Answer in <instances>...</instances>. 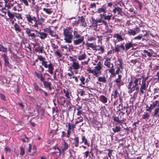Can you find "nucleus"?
<instances>
[{
	"label": "nucleus",
	"mask_w": 159,
	"mask_h": 159,
	"mask_svg": "<svg viewBox=\"0 0 159 159\" xmlns=\"http://www.w3.org/2000/svg\"><path fill=\"white\" fill-rule=\"evenodd\" d=\"M63 31L64 40L67 43H71L73 39L76 40L77 38L80 37L78 29L76 28L73 30L72 28L67 27L64 29Z\"/></svg>",
	"instance_id": "nucleus-1"
},
{
	"label": "nucleus",
	"mask_w": 159,
	"mask_h": 159,
	"mask_svg": "<svg viewBox=\"0 0 159 159\" xmlns=\"http://www.w3.org/2000/svg\"><path fill=\"white\" fill-rule=\"evenodd\" d=\"M139 79L135 77L132 78L129 82L128 88L130 89L129 91V93H131L132 92L135 91L134 92V95L137 94L139 91V86L138 82Z\"/></svg>",
	"instance_id": "nucleus-2"
},
{
	"label": "nucleus",
	"mask_w": 159,
	"mask_h": 159,
	"mask_svg": "<svg viewBox=\"0 0 159 159\" xmlns=\"http://www.w3.org/2000/svg\"><path fill=\"white\" fill-rule=\"evenodd\" d=\"M25 18L29 25L34 28H38V25H41L42 23L38 21L39 18L37 19L35 16H31L28 14L25 15Z\"/></svg>",
	"instance_id": "nucleus-3"
},
{
	"label": "nucleus",
	"mask_w": 159,
	"mask_h": 159,
	"mask_svg": "<svg viewBox=\"0 0 159 159\" xmlns=\"http://www.w3.org/2000/svg\"><path fill=\"white\" fill-rule=\"evenodd\" d=\"M86 45L88 48H91L93 51H100L99 53H103L105 51V47L103 46L95 45L93 43H87L86 44Z\"/></svg>",
	"instance_id": "nucleus-4"
},
{
	"label": "nucleus",
	"mask_w": 159,
	"mask_h": 159,
	"mask_svg": "<svg viewBox=\"0 0 159 159\" xmlns=\"http://www.w3.org/2000/svg\"><path fill=\"white\" fill-rule=\"evenodd\" d=\"M80 37L77 38L76 40L73 41V44L74 46L80 45V47H81V45L80 44H82V45H83L85 43L84 41V36L79 34Z\"/></svg>",
	"instance_id": "nucleus-5"
},
{
	"label": "nucleus",
	"mask_w": 159,
	"mask_h": 159,
	"mask_svg": "<svg viewBox=\"0 0 159 159\" xmlns=\"http://www.w3.org/2000/svg\"><path fill=\"white\" fill-rule=\"evenodd\" d=\"M25 33L29 37L31 38V40L34 39L37 36H39V35H36L33 32L34 30L29 28H26L25 29Z\"/></svg>",
	"instance_id": "nucleus-6"
},
{
	"label": "nucleus",
	"mask_w": 159,
	"mask_h": 159,
	"mask_svg": "<svg viewBox=\"0 0 159 159\" xmlns=\"http://www.w3.org/2000/svg\"><path fill=\"white\" fill-rule=\"evenodd\" d=\"M100 19H97L95 20L96 24L95 26H97L98 25H100L104 24L105 25V27H107V23L103 19L102 14H100Z\"/></svg>",
	"instance_id": "nucleus-7"
},
{
	"label": "nucleus",
	"mask_w": 159,
	"mask_h": 159,
	"mask_svg": "<svg viewBox=\"0 0 159 159\" xmlns=\"http://www.w3.org/2000/svg\"><path fill=\"white\" fill-rule=\"evenodd\" d=\"M107 12V6L106 4H103L100 7L98 8L96 11V12L102 15L106 13Z\"/></svg>",
	"instance_id": "nucleus-8"
},
{
	"label": "nucleus",
	"mask_w": 159,
	"mask_h": 159,
	"mask_svg": "<svg viewBox=\"0 0 159 159\" xmlns=\"http://www.w3.org/2000/svg\"><path fill=\"white\" fill-rule=\"evenodd\" d=\"M72 64L71 65L70 68H73L74 70H77L80 68V66L78 61L75 59H73L72 60Z\"/></svg>",
	"instance_id": "nucleus-9"
},
{
	"label": "nucleus",
	"mask_w": 159,
	"mask_h": 159,
	"mask_svg": "<svg viewBox=\"0 0 159 159\" xmlns=\"http://www.w3.org/2000/svg\"><path fill=\"white\" fill-rule=\"evenodd\" d=\"M1 57L4 61V65L5 66L9 67L10 65L9 61V58L7 55L5 53H3L1 55Z\"/></svg>",
	"instance_id": "nucleus-10"
},
{
	"label": "nucleus",
	"mask_w": 159,
	"mask_h": 159,
	"mask_svg": "<svg viewBox=\"0 0 159 159\" xmlns=\"http://www.w3.org/2000/svg\"><path fill=\"white\" fill-rule=\"evenodd\" d=\"M148 77H147L145 78H143L142 81V84L141 86L140 91L142 93H143L144 92V91H145L146 90V89L147 88L146 86V80L148 79Z\"/></svg>",
	"instance_id": "nucleus-11"
},
{
	"label": "nucleus",
	"mask_w": 159,
	"mask_h": 159,
	"mask_svg": "<svg viewBox=\"0 0 159 159\" xmlns=\"http://www.w3.org/2000/svg\"><path fill=\"white\" fill-rule=\"evenodd\" d=\"M69 146L70 145H69L65 141H64L63 143H61L60 148L63 154H64L65 151L68 149Z\"/></svg>",
	"instance_id": "nucleus-12"
},
{
	"label": "nucleus",
	"mask_w": 159,
	"mask_h": 159,
	"mask_svg": "<svg viewBox=\"0 0 159 159\" xmlns=\"http://www.w3.org/2000/svg\"><path fill=\"white\" fill-rule=\"evenodd\" d=\"M81 139L82 141L80 142V144L84 143V145H87L88 147L89 146L90 143L88 142L87 139L83 134L81 135Z\"/></svg>",
	"instance_id": "nucleus-13"
},
{
	"label": "nucleus",
	"mask_w": 159,
	"mask_h": 159,
	"mask_svg": "<svg viewBox=\"0 0 159 159\" xmlns=\"http://www.w3.org/2000/svg\"><path fill=\"white\" fill-rule=\"evenodd\" d=\"M77 58L79 60L81 61L86 59L87 58V56L84 52L82 54L78 55Z\"/></svg>",
	"instance_id": "nucleus-14"
},
{
	"label": "nucleus",
	"mask_w": 159,
	"mask_h": 159,
	"mask_svg": "<svg viewBox=\"0 0 159 159\" xmlns=\"http://www.w3.org/2000/svg\"><path fill=\"white\" fill-rule=\"evenodd\" d=\"M33 86L34 89L36 91L39 92L40 93H41L43 92V90L42 89H41L39 86L36 84V83H34L33 84Z\"/></svg>",
	"instance_id": "nucleus-15"
},
{
	"label": "nucleus",
	"mask_w": 159,
	"mask_h": 159,
	"mask_svg": "<svg viewBox=\"0 0 159 159\" xmlns=\"http://www.w3.org/2000/svg\"><path fill=\"white\" fill-rule=\"evenodd\" d=\"M102 16L103 19L110 21L111 20V17L112 16V15L111 13H109L108 15H107L105 13V14H103L102 15Z\"/></svg>",
	"instance_id": "nucleus-16"
},
{
	"label": "nucleus",
	"mask_w": 159,
	"mask_h": 159,
	"mask_svg": "<svg viewBox=\"0 0 159 159\" xmlns=\"http://www.w3.org/2000/svg\"><path fill=\"white\" fill-rule=\"evenodd\" d=\"M92 151V149L90 151H87L85 152L83 154H84V159H89L91 158L90 153Z\"/></svg>",
	"instance_id": "nucleus-17"
},
{
	"label": "nucleus",
	"mask_w": 159,
	"mask_h": 159,
	"mask_svg": "<svg viewBox=\"0 0 159 159\" xmlns=\"http://www.w3.org/2000/svg\"><path fill=\"white\" fill-rule=\"evenodd\" d=\"M125 51L126 52L128 49L133 47V44L132 43V42L129 43L126 42L125 44Z\"/></svg>",
	"instance_id": "nucleus-18"
},
{
	"label": "nucleus",
	"mask_w": 159,
	"mask_h": 159,
	"mask_svg": "<svg viewBox=\"0 0 159 159\" xmlns=\"http://www.w3.org/2000/svg\"><path fill=\"white\" fill-rule=\"evenodd\" d=\"M142 25L140 24V32L147 31L148 30V28L145 23L142 24Z\"/></svg>",
	"instance_id": "nucleus-19"
},
{
	"label": "nucleus",
	"mask_w": 159,
	"mask_h": 159,
	"mask_svg": "<svg viewBox=\"0 0 159 159\" xmlns=\"http://www.w3.org/2000/svg\"><path fill=\"white\" fill-rule=\"evenodd\" d=\"M52 37L54 38V39H59L60 38L58 35L56 34V32L52 30L50 33L49 34Z\"/></svg>",
	"instance_id": "nucleus-20"
},
{
	"label": "nucleus",
	"mask_w": 159,
	"mask_h": 159,
	"mask_svg": "<svg viewBox=\"0 0 159 159\" xmlns=\"http://www.w3.org/2000/svg\"><path fill=\"white\" fill-rule=\"evenodd\" d=\"M35 75L37 76V77L38 79H39L41 81L43 82L45 81V78L43 77V75L41 73H36Z\"/></svg>",
	"instance_id": "nucleus-21"
},
{
	"label": "nucleus",
	"mask_w": 159,
	"mask_h": 159,
	"mask_svg": "<svg viewBox=\"0 0 159 159\" xmlns=\"http://www.w3.org/2000/svg\"><path fill=\"white\" fill-rule=\"evenodd\" d=\"M39 34L40 35H39V37L41 39H44L45 38H47L48 35V34L47 33H45L43 32H40V33H39Z\"/></svg>",
	"instance_id": "nucleus-22"
},
{
	"label": "nucleus",
	"mask_w": 159,
	"mask_h": 159,
	"mask_svg": "<svg viewBox=\"0 0 159 159\" xmlns=\"http://www.w3.org/2000/svg\"><path fill=\"white\" fill-rule=\"evenodd\" d=\"M73 139L74 141V145L75 147H78L79 143V138L78 137H75Z\"/></svg>",
	"instance_id": "nucleus-23"
},
{
	"label": "nucleus",
	"mask_w": 159,
	"mask_h": 159,
	"mask_svg": "<svg viewBox=\"0 0 159 159\" xmlns=\"http://www.w3.org/2000/svg\"><path fill=\"white\" fill-rule=\"evenodd\" d=\"M114 38H116L118 40V42H120L124 40V39L122 38V36L119 34L118 33L117 34H115L114 35Z\"/></svg>",
	"instance_id": "nucleus-24"
},
{
	"label": "nucleus",
	"mask_w": 159,
	"mask_h": 159,
	"mask_svg": "<svg viewBox=\"0 0 159 159\" xmlns=\"http://www.w3.org/2000/svg\"><path fill=\"white\" fill-rule=\"evenodd\" d=\"M99 98L100 101L104 103H106L107 102V98L103 95H101Z\"/></svg>",
	"instance_id": "nucleus-25"
},
{
	"label": "nucleus",
	"mask_w": 159,
	"mask_h": 159,
	"mask_svg": "<svg viewBox=\"0 0 159 159\" xmlns=\"http://www.w3.org/2000/svg\"><path fill=\"white\" fill-rule=\"evenodd\" d=\"M79 21L80 22L82 23L81 25L83 26L84 27H86V23L84 22L85 19L83 16H81V18L79 19Z\"/></svg>",
	"instance_id": "nucleus-26"
},
{
	"label": "nucleus",
	"mask_w": 159,
	"mask_h": 159,
	"mask_svg": "<svg viewBox=\"0 0 159 159\" xmlns=\"http://www.w3.org/2000/svg\"><path fill=\"white\" fill-rule=\"evenodd\" d=\"M137 32V30H135V29L134 30L129 29L128 31V34L130 35H134L136 34Z\"/></svg>",
	"instance_id": "nucleus-27"
},
{
	"label": "nucleus",
	"mask_w": 159,
	"mask_h": 159,
	"mask_svg": "<svg viewBox=\"0 0 159 159\" xmlns=\"http://www.w3.org/2000/svg\"><path fill=\"white\" fill-rule=\"evenodd\" d=\"M95 70L98 71H101V70L102 69L101 63L100 62H98L97 64V66L95 67Z\"/></svg>",
	"instance_id": "nucleus-28"
},
{
	"label": "nucleus",
	"mask_w": 159,
	"mask_h": 159,
	"mask_svg": "<svg viewBox=\"0 0 159 159\" xmlns=\"http://www.w3.org/2000/svg\"><path fill=\"white\" fill-rule=\"evenodd\" d=\"M141 33L140 34V40L141 39L143 36H148V30L147 31H140Z\"/></svg>",
	"instance_id": "nucleus-29"
},
{
	"label": "nucleus",
	"mask_w": 159,
	"mask_h": 159,
	"mask_svg": "<svg viewBox=\"0 0 159 159\" xmlns=\"http://www.w3.org/2000/svg\"><path fill=\"white\" fill-rule=\"evenodd\" d=\"M124 109L125 110L126 112L127 116H128L131 112L132 108L130 107H124Z\"/></svg>",
	"instance_id": "nucleus-30"
},
{
	"label": "nucleus",
	"mask_w": 159,
	"mask_h": 159,
	"mask_svg": "<svg viewBox=\"0 0 159 159\" xmlns=\"http://www.w3.org/2000/svg\"><path fill=\"white\" fill-rule=\"evenodd\" d=\"M92 74H93V75H94L96 77H97L101 74V71H98L95 69L93 70Z\"/></svg>",
	"instance_id": "nucleus-31"
},
{
	"label": "nucleus",
	"mask_w": 159,
	"mask_h": 159,
	"mask_svg": "<svg viewBox=\"0 0 159 159\" xmlns=\"http://www.w3.org/2000/svg\"><path fill=\"white\" fill-rule=\"evenodd\" d=\"M15 30L16 31L20 32L21 31L20 26L16 23H15L14 25Z\"/></svg>",
	"instance_id": "nucleus-32"
},
{
	"label": "nucleus",
	"mask_w": 159,
	"mask_h": 159,
	"mask_svg": "<svg viewBox=\"0 0 159 159\" xmlns=\"http://www.w3.org/2000/svg\"><path fill=\"white\" fill-rule=\"evenodd\" d=\"M55 55L58 56L59 58L61 57L62 56V54L61 52V51L60 50H59L58 49H57L56 51H55Z\"/></svg>",
	"instance_id": "nucleus-33"
},
{
	"label": "nucleus",
	"mask_w": 159,
	"mask_h": 159,
	"mask_svg": "<svg viewBox=\"0 0 159 159\" xmlns=\"http://www.w3.org/2000/svg\"><path fill=\"white\" fill-rule=\"evenodd\" d=\"M143 52L144 53L143 54L142 52L141 53V54L143 55V56L146 57V55H147L149 57H150L152 55L151 53L147 50H144Z\"/></svg>",
	"instance_id": "nucleus-34"
},
{
	"label": "nucleus",
	"mask_w": 159,
	"mask_h": 159,
	"mask_svg": "<svg viewBox=\"0 0 159 159\" xmlns=\"http://www.w3.org/2000/svg\"><path fill=\"white\" fill-rule=\"evenodd\" d=\"M0 51L5 53H7V49L3 46V45L0 44Z\"/></svg>",
	"instance_id": "nucleus-35"
},
{
	"label": "nucleus",
	"mask_w": 159,
	"mask_h": 159,
	"mask_svg": "<svg viewBox=\"0 0 159 159\" xmlns=\"http://www.w3.org/2000/svg\"><path fill=\"white\" fill-rule=\"evenodd\" d=\"M113 50L115 52H120V46L118 45H116L115 47V48Z\"/></svg>",
	"instance_id": "nucleus-36"
},
{
	"label": "nucleus",
	"mask_w": 159,
	"mask_h": 159,
	"mask_svg": "<svg viewBox=\"0 0 159 159\" xmlns=\"http://www.w3.org/2000/svg\"><path fill=\"white\" fill-rule=\"evenodd\" d=\"M64 93H65V96L68 99H69L70 97L69 95V93L67 89H64L63 90Z\"/></svg>",
	"instance_id": "nucleus-37"
},
{
	"label": "nucleus",
	"mask_w": 159,
	"mask_h": 159,
	"mask_svg": "<svg viewBox=\"0 0 159 159\" xmlns=\"http://www.w3.org/2000/svg\"><path fill=\"white\" fill-rule=\"evenodd\" d=\"M43 83L45 88H47V87L51 86V83L48 81H44Z\"/></svg>",
	"instance_id": "nucleus-38"
},
{
	"label": "nucleus",
	"mask_w": 159,
	"mask_h": 159,
	"mask_svg": "<svg viewBox=\"0 0 159 159\" xmlns=\"http://www.w3.org/2000/svg\"><path fill=\"white\" fill-rule=\"evenodd\" d=\"M154 107H153L152 104H150V106L149 107L148 105H147L146 106V110L147 111H149L150 112H151V110L153 109Z\"/></svg>",
	"instance_id": "nucleus-39"
},
{
	"label": "nucleus",
	"mask_w": 159,
	"mask_h": 159,
	"mask_svg": "<svg viewBox=\"0 0 159 159\" xmlns=\"http://www.w3.org/2000/svg\"><path fill=\"white\" fill-rule=\"evenodd\" d=\"M113 93H114V94H112L111 96H113L114 98L116 99L118 97V96L119 95V94L116 90H115Z\"/></svg>",
	"instance_id": "nucleus-40"
},
{
	"label": "nucleus",
	"mask_w": 159,
	"mask_h": 159,
	"mask_svg": "<svg viewBox=\"0 0 159 159\" xmlns=\"http://www.w3.org/2000/svg\"><path fill=\"white\" fill-rule=\"evenodd\" d=\"M120 126H116L115 128H112V130L115 133L118 132L120 131Z\"/></svg>",
	"instance_id": "nucleus-41"
},
{
	"label": "nucleus",
	"mask_w": 159,
	"mask_h": 159,
	"mask_svg": "<svg viewBox=\"0 0 159 159\" xmlns=\"http://www.w3.org/2000/svg\"><path fill=\"white\" fill-rule=\"evenodd\" d=\"M116 10L118 12V15H120L121 16L122 15V9L121 8L119 7H115Z\"/></svg>",
	"instance_id": "nucleus-42"
},
{
	"label": "nucleus",
	"mask_w": 159,
	"mask_h": 159,
	"mask_svg": "<svg viewBox=\"0 0 159 159\" xmlns=\"http://www.w3.org/2000/svg\"><path fill=\"white\" fill-rule=\"evenodd\" d=\"M111 65L112 66L111 67V68L109 70V72L112 75H115V73L114 72L115 70L114 68L113 64L112 63L111 64Z\"/></svg>",
	"instance_id": "nucleus-43"
},
{
	"label": "nucleus",
	"mask_w": 159,
	"mask_h": 159,
	"mask_svg": "<svg viewBox=\"0 0 159 159\" xmlns=\"http://www.w3.org/2000/svg\"><path fill=\"white\" fill-rule=\"evenodd\" d=\"M43 10L48 14H50L52 12V11L50 10V9L49 8H44L43 9Z\"/></svg>",
	"instance_id": "nucleus-44"
},
{
	"label": "nucleus",
	"mask_w": 159,
	"mask_h": 159,
	"mask_svg": "<svg viewBox=\"0 0 159 159\" xmlns=\"http://www.w3.org/2000/svg\"><path fill=\"white\" fill-rule=\"evenodd\" d=\"M7 14L8 16L10 19H12L14 18L15 16V14L14 13L11 12L10 11H7Z\"/></svg>",
	"instance_id": "nucleus-45"
},
{
	"label": "nucleus",
	"mask_w": 159,
	"mask_h": 159,
	"mask_svg": "<svg viewBox=\"0 0 159 159\" xmlns=\"http://www.w3.org/2000/svg\"><path fill=\"white\" fill-rule=\"evenodd\" d=\"M98 80L99 81L102 82L103 83H106L107 81L106 80L105 77H100L98 78Z\"/></svg>",
	"instance_id": "nucleus-46"
},
{
	"label": "nucleus",
	"mask_w": 159,
	"mask_h": 159,
	"mask_svg": "<svg viewBox=\"0 0 159 159\" xmlns=\"http://www.w3.org/2000/svg\"><path fill=\"white\" fill-rule=\"evenodd\" d=\"M115 82H116V83L118 84V86L120 87V86L123 85V83H121V80L120 79H119L117 78L115 80Z\"/></svg>",
	"instance_id": "nucleus-47"
},
{
	"label": "nucleus",
	"mask_w": 159,
	"mask_h": 159,
	"mask_svg": "<svg viewBox=\"0 0 159 159\" xmlns=\"http://www.w3.org/2000/svg\"><path fill=\"white\" fill-rule=\"evenodd\" d=\"M96 4H98V2L91 3L90 4V8L93 9H95L96 7Z\"/></svg>",
	"instance_id": "nucleus-48"
},
{
	"label": "nucleus",
	"mask_w": 159,
	"mask_h": 159,
	"mask_svg": "<svg viewBox=\"0 0 159 159\" xmlns=\"http://www.w3.org/2000/svg\"><path fill=\"white\" fill-rule=\"evenodd\" d=\"M29 2L31 3V4L30 5V7H33L34 6L35 4V0H28Z\"/></svg>",
	"instance_id": "nucleus-49"
},
{
	"label": "nucleus",
	"mask_w": 159,
	"mask_h": 159,
	"mask_svg": "<svg viewBox=\"0 0 159 159\" xmlns=\"http://www.w3.org/2000/svg\"><path fill=\"white\" fill-rule=\"evenodd\" d=\"M48 70H53V65L51 62H50V63L48 64Z\"/></svg>",
	"instance_id": "nucleus-50"
},
{
	"label": "nucleus",
	"mask_w": 159,
	"mask_h": 159,
	"mask_svg": "<svg viewBox=\"0 0 159 159\" xmlns=\"http://www.w3.org/2000/svg\"><path fill=\"white\" fill-rule=\"evenodd\" d=\"M149 116L150 115L148 114V113L145 112L144 115L143 116L142 118L143 119H145L147 118L148 119Z\"/></svg>",
	"instance_id": "nucleus-51"
},
{
	"label": "nucleus",
	"mask_w": 159,
	"mask_h": 159,
	"mask_svg": "<svg viewBox=\"0 0 159 159\" xmlns=\"http://www.w3.org/2000/svg\"><path fill=\"white\" fill-rule=\"evenodd\" d=\"M20 154L22 156H23L25 154V149L22 147H20Z\"/></svg>",
	"instance_id": "nucleus-52"
},
{
	"label": "nucleus",
	"mask_w": 159,
	"mask_h": 159,
	"mask_svg": "<svg viewBox=\"0 0 159 159\" xmlns=\"http://www.w3.org/2000/svg\"><path fill=\"white\" fill-rule=\"evenodd\" d=\"M48 62L47 61H44L42 62V65L45 68H47L48 66V65L47 64Z\"/></svg>",
	"instance_id": "nucleus-53"
},
{
	"label": "nucleus",
	"mask_w": 159,
	"mask_h": 159,
	"mask_svg": "<svg viewBox=\"0 0 159 159\" xmlns=\"http://www.w3.org/2000/svg\"><path fill=\"white\" fill-rule=\"evenodd\" d=\"M80 80L81 81L82 84L84 85L85 84L84 81L85 80V78L83 76H81Z\"/></svg>",
	"instance_id": "nucleus-54"
},
{
	"label": "nucleus",
	"mask_w": 159,
	"mask_h": 159,
	"mask_svg": "<svg viewBox=\"0 0 159 159\" xmlns=\"http://www.w3.org/2000/svg\"><path fill=\"white\" fill-rule=\"evenodd\" d=\"M104 65L105 66H107L108 68L111 67V65L110 62L105 61Z\"/></svg>",
	"instance_id": "nucleus-55"
},
{
	"label": "nucleus",
	"mask_w": 159,
	"mask_h": 159,
	"mask_svg": "<svg viewBox=\"0 0 159 159\" xmlns=\"http://www.w3.org/2000/svg\"><path fill=\"white\" fill-rule=\"evenodd\" d=\"M106 31L105 32V33H111L112 32V30L108 28V26L107 27H105Z\"/></svg>",
	"instance_id": "nucleus-56"
},
{
	"label": "nucleus",
	"mask_w": 159,
	"mask_h": 159,
	"mask_svg": "<svg viewBox=\"0 0 159 159\" xmlns=\"http://www.w3.org/2000/svg\"><path fill=\"white\" fill-rule=\"evenodd\" d=\"M159 112V108H157L155 109L154 111V116H157L158 112Z\"/></svg>",
	"instance_id": "nucleus-57"
},
{
	"label": "nucleus",
	"mask_w": 159,
	"mask_h": 159,
	"mask_svg": "<svg viewBox=\"0 0 159 159\" xmlns=\"http://www.w3.org/2000/svg\"><path fill=\"white\" fill-rule=\"evenodd\" d=\"M44 31L45 32H48L49 34L50 33L52 30L50 28H46L44 29Z\"/></svg>",
	"instance_id": "nucleus-58"
},
{
	"label": "nucleus",
	"mask_w": 159,
	"mask_h": 159,
	"mask_svg": "<svg viewBox=\"0 0 159 159\" xmlns=\"http://www.w3.org/2000/svg\"><path fill=\"white\" fill-rule=\"evenodd\" d=\"M44 48L43 47H40L39 52V53H44L45 52L44 51Z\"/></svg>",
	"instance_id": "nucleus-59"
},
{
	"label": "nucleus",
	"mask_w": 159,
	"mask_h": 159,
	"mask_svg": "<svg viewBox=\"0 0 159 159\" xmlns=\"http://www.w3.org/2000/svg\"><path fill=\"white\" fill-rule=\"evenodd\" d=\"M107 150L108 151V152L107 154L108 156L111 158L112 152H113V150L110 149H107Z\"/></svg>",
	"instance_id": "nucleus-60"
},
{
	"label": "nucleus",
	"mask_w": 159,
	"mask_h": 159,
	"mask_svg": "<svg viewBox=\"0 0 159 159\" xmlns=\"http://www.w3.org/2000/svg\"><path fill=\"white\" fill-rule=\"evenodd\" d=\"M51 46L52 48L53 49H57L58 48V46L56 45L54 43H51Z\"/></svg>",
	"instance_id": "nucleus-61"
},
{
	"label": "nucleus",
	"mask_w": 159,
	"mask_h": 159,
	"mask_svg": "<svg viewBox=\"0 0 159 159\" xmlns=\"http://www.w3.org/2000/svg\"><path fill=\"white\" fill-rule=\"evenodd\" d=\"M113 120L114 121L117 122L118 123H121L120 120H119V118L118 117H114L113 118Z\"/></svg>",
	"instance_id": "nucleus-62"
},
{
	"label": "nucleus",
	"mask_w": 159,
	"mask_h": 159,
	"mask_svg": "<svg viewBox=\"0 0 159 159\" xmlns=\"http://www.w3.org/2000/svg\"><path fill=\"white\" fill-rule=\"evenodd\" d=\"M0 97L1 99L3 100H6V97L2 93H0Z\"/></svg>",
	"instance_id": "nucleus-63"
},
{
	"label": "nucleus",
	"mask_w": 159,
	"mask_h": 159,
	"mask_svg": "<svg viewBox=\"0 0 159 159\" xmlns=\"http://www.w3.org/2000/svg\"><path fill=\"white\" fill-rule=\"evenodd\" d=\"M96 39L95 37H89L88 38V41H92L95 40H96Z\"/></svg>",
	"instance_id": "nucleus-64"
}]
</instances>
